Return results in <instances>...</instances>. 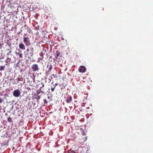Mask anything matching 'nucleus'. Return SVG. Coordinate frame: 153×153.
Here are the masks:
<instances>
[{
	"label": "nucleus",
	"instance_id": "obj_1",
	"mask_svg": "<svg viewBox=\"0 0 153 153\" xmlns=\"http://www.w3.org/2000/svg\"><path fill=\"white\" fill-rule=\"evenodd\" d=\"M44 86L45 85L43 82H41L40 83H39L36 85V88H40L37 91V93L38 94L40 93L41 92H43L41 91V89L42 88L44 87Z\"/></svg>",
	"mask_w": 153,
	"mask_h": 153
},
{
	"label": "nucleus",
	"instance_id": "obj_2",
	"mask_svg": "<svg viewBox=\"0 0 153 153\" xmlns=\"http://www.w3.org/2000/svg\"><path fill=\"white\" fill-rule=\"evenodd\" d=\"M21 92L19 90L17 89L14 91L13 93V95L16 97H19L20 95Z\"/></svg>",
	"mask_w": 153,
	"mask_h": 153
},
{
	"label": "nucleus",
	"instance_id": "obj_3",
	"mask_svg": "<svg viewBox=\"0 0 153 153\" xmlns=\"http://www.w3.org/2000/svg\"><path fill=\"white\" fill-rule=\"evenodd\" d=\"M79 71L80 73H84L85 72L86 68L85 67L83 66H81L79 69Z\"/></svg>",
	"mask_w": 153,
	"mask_h": 153
},
{
	"label": "nucleus",
	"instance_id": "obj_4",
	"mask_svg": "<svg viewBox=\"0 0 153 153\" xmlns=\"http://www.w3.org/2000/svg\"><path fill=\"white\" fill-rule=\"evenodd\" d=\"M60 53L59 52L57 51L56 52V53L55 56V58L56 59H58V60H60L61 59L60 57L61 56V55H60Z\"/></svg>",
	"mask_w": 153,
	"mask_h": 153
},
{
	"label": "nucleus",
	"instance_id": "obj_5",
	"mask_svg": "<svg viewBox=\"0 0 153 153\" xmlns=\"http://www.w3.org/2000/svg\"><path fill=\"white\" fill-rule=\"evenodd\" d=\"M32 69L34 71H38L39 69L38 65L37 64L33 65L32 66Z\"/></svg>",
	"mask_w": 153,
	"mask_h": 153
},
{
	"label": "nucleus",
	"instance_id": "obj_6",
	"mask_svg": "<svg viewBox=\"0 0 153 153\" xmlns=\"http://www.w3.org/2000/svg\"><path fill=\"white\" fill-rule=\"evenodd\" d=\"M23 41L24 43L26 44L29 41V38L28 36L23 37Z\"/></svg>",
	"mask_w": 153,
	"mask_h": 153
},
{
	"label": "nucleus",
	"instance_id": "obj_7",
	"mask_svg": "<svg viewBox=\"0 0 153 153\" xmlns=\"http://www.w3.org/2000/svg\"><path fill=\"white\" fill-rule=\"evenodd\" d=\"M27 54L28 56V58H30L32 57L33 55V52L32 51H29V50L28 49H27Z\"/></svg>",
	"mask_w": 153,
	"mask_h": 153
},
{
	"label": "nucleus",
	"instance_id": "obj_8",
	"mask_svg": "<svg viewBox=\"0 0 153 153\" xmlns=\"http://www.w3.org/2000/svg\"><path fill=\"white\" fill-rule=\"evenodd\" d=\"M19 48H20L22 50H24L25 49V46L22 43H21L19 45Z\"/></svg>",
	"mask_w": 153,
	"mask_h": 153
},
{
	"label": "nucleus",
	"instance_id": "obj_9",
	"mask_svg": "<svg viewBox=\"0 0 153 153\" xmlns=\"http://www.w3.org/2000/svg\"><path fill=\"white\" fill-rule=\"evenodd\" d=\"M72 97L71 96H70L69 97V99H67L66 100V102L68 103H70V102H71L72 101Z\"/></svg>",
	"mask_w": 153,
	"mask_h": 153
},
{
	"label": "nucleus",
	"instance_id": "obj_10",
	"mask_svg": "<svg viewBox=\"0 0 153 153\" xmlns=\"http://www.w3.org/2000/svg\"><path fill=\"white\" fill-rule=\"evenodd\" d=\"M27 31L30 33H32L33 32L32 31L31 29L30 28L28 27V26H27Z\"/></svg>",
	"mask_w": 153,
	"mask_h": 153
},
{
	"label": "nucleus",
	"instance_id": "obj_11",
	"mask_svg": "<svg viewBox=\"0 0 153 153\" xmlns=\"http://www.w3.org/2000/svg\"><path fill=\"white\" fill-rule=\"evenodd\" d=\"M10 61V59L9 58H7L5 61V62L7 63H9Z\"/></svg>",
	"mask_w": 153,
	"mask_h": 153
},
{
	"label": "nucleus",
	"instance_id": "obj_12",
	"mask_svg": "<svg viewBox=\"0 0 153 153\" xmlns=\"http://www.w3.org/2000/svg\"><path fill=\"white\" fill-rule=\"evenodd\" d=\"M15 53L16 55H18L21 58L22 57V53L17 52H16Z\"/></svg>",
	"mask_w": 153,
	"mask_h": 153
},
{
	"label": "nucleus",
	"instance_id": "obj_13",
	"mask_svg": "<svg viewBox=\"0 0 153 153\" xmlns=\"http://www.w3.org/2000/svg\"><path fill=\"white\" fill-rule=\"evenodd\" d=\"M4 66H1L0 68V71H2L5 68Z\"/></svg>",
	"mask_w": 153,
	"mask_h": 153
},
{
	"label": "nucleus",
	"instance_id": "obj_14",
	"mask_svg": "<svg viewBox=\"0 0 153 153\" xmlns=\"http://www.w3.org/2000/svg\"><path fill=\"white\" fill-rule=\"evenodd\" d=\"M7 121L9 122H10L12 121V119L10 117H8L7 119Z\"/></svg>",
	"mask_w": 153,
	"mask_h": 153
},
{
	"label": "nucleus",
	"instance_id": "obj_15",
	"mask_svg": "<svg viewBox=\"0 0 153 153\" xmlns=\"http://www.w3.org/2000/svg\"><path fill=\"white\" fill-rule=\"evenodd\" d=\"M52 66L51 65H50V67L49 68V70H48V71H51L52 70Z\"/></svg>",
	"mask_w": 153,
	"mask_h": 153
},
{
	"label": "nucleus",
	"instance_id": "obj_16",
	"mask_svg": "<svg viewBox=\"0 0 153 153\" xmlns=\"http://www.w3.org/2000/svg\"><path fill=\"white\" fill-rule=\"evenodd\" d=\"M43 101L45 103H47L48 102L47 100L45 99H44L43 100Z\"/></svg>",
	"mask_w": 153,
	"mask_h": 153
},
{
	"label": "nucleus",
	"instance_id": "obj_17",
	"mask_svg": "<svg viewBox=\"0 0 153 153\" xmlns=\"http://www.w3.org/2000/svg\"><path fill=\"white\" fill-rule=\"evenodd\" d=\"M69 152V153H75L74 151L73 150H70Z\"/></svg>",
	"mask_w": 153,
	"mask_h": 153
},
{
	"label": "nucleus",
	"instance_id": "obj_18",
	"mask_svg": "<svg viewBox=\"0 0 153 153\" xmlns=\"http://www.w3.org/2000/svg\"><path fill=\"white\" fill-rule=\"evenodd\" d=\"M55 86H54L53 88H52L51 89V91H52L53 92L54 91V89L55 88Z\"/></svg>",
	"mask_w": 153,
	"mask_h": 153
},
{
	"label": "nucleus",
	"instance_id": "obj_19",
	"mask_svg": "<svg viewBox=\"0 0 153 153\" xmlns=\"http://www.w3.org/2000/svg\"><path fill=\"white\" fill-rule=\"evenodd\" d=\"M41 95H40V96H37V97H36V98L37 99H39L40 98H41Z\"/></svg>",
	"mask_w": 153,
	"mask_h": 153
},
{
	"label": "nucleus",
	"instance_id": "obj_20",
	"mask_svg": "<svg viewBox=\"0 0 153 153\" xmlns=\"http://www.w3.org/2000/svg\"><path fill=\"white\" fill-rule=\"evenodd\" d=\"M2 99L1 98H0V103H1L2 102Z\"/></svg>",
	"mask_w": 153,
	"mask_h": 153
},
{
	"label": "nucleus",
	"instance_id": "obj_21",
	"mask_svg": "<svg viewBox=\"0 0 153 153\" xmlns=\"http://www.w3.org/2000/svg\"><path fill=\"white\" fill-rule=\"evenodd\" d=\"M17 80H18V81H22V80L20 79V78H17Z\"/></svg>",
	"mask_w": 153,
	"mask_h": 153
},
{
	"label": "nucleus",
	"instance_id": "obj_22",
	"mask_svg": "<svg viewBox=\"0 0 153 153\" xmlns=\"http://www.w3.org/2000/svg\"><path fill=\"white\" fill-rule=\"evenodd\" d=\"M40 55L41 56H42V57H43V53H41L40 54Z\"/></svg>",
	"mask_w": 153,
	"mask_h": 153
},
{
	"label": "nucleus",
	"instance_id": "obj_23",
	"mask_svg": "<svg viewBox=\"0 0 153 153\" xmlns=\"http://www.w3.org/2000/svg\"><path fill=\"white\" fill-rule=\"evenodd\" d=\"M43 57H42V58H40V60H43Z\"/></svg>",
	"mask_w": 153,
	"mask_h": 153
},
{
	"label": "nucleus",
	"instance_id": "obj_24",
	"mask_svg": "<svg viewBox=\"0 0 153 153\" xmlns=\"http://www.w3.org/2000/svg\"><path fill=\"white\" fill-rule=\"evenodd\" d=\"M57 85H58V84H57V83H56V84H55V86H55V87H56V86H57Z\"/></svg>",
	"mask_w": 153,
	"mask_h": 153
},
{
	"label": "nucleus",
	"instance_id": "obj_25",
	"mask_svg": "<svg viewBox=\"0 0 153 153\" xmlns=\"http://www.w3.org/2000/svg\"><path fill=\"white\" fill-rule=\"evenodd\" d=\"M52 76H54V74H53L52 75Z\"/></svg>",
	"mask_w": 153,
	"mask_h": 153
},
{
	"label": "nucleus",
	"instance_id": "obj_26",
	"mask_svg": "<svg viewBox=\"0 0 153 153\" xmlns=\"http://www.w3.org/2000/svg\"><path fill=\"white\" fill-rule=\"evenodd\" d=\"M13 83L14 84H17V83Z\"/></svg>",
	"mask_w": 153,
	"mask_h": 153
}]
</instances>
